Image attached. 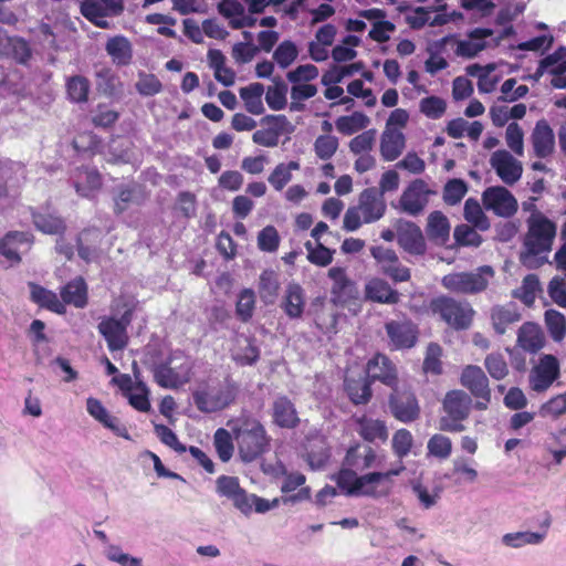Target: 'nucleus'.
I'll return each instance as SVG.
<instances>
[{
    "label": "nucleus",
    "mask_w": 566,
    "mask_h": 566,
    "mask_svg": "<svg viewBox=\"0 0 566 566\" xmlns=\"http://www.w3.org/2000/svg\"><path fill=\"white\" fill-rule=\"evenodd\" d=\"M526 232L522 241L520 261L528 269L541 266L552 251L556 237V223L543 212L534 209L526 219Z\"/></svg>",
    "instance_id": "nucleus-1"
},
{
    "label": "nucleus",
    "mask_w": 566,
    "mask_h": 566,
    "mask_svg": "<svg viewBox=\"0 0 566 566\" xmlns=\"http://www.w3.org/2000/svg\"><path fill=\"white\" fill-rule=\"evenodd\" d=\"M232 430L240 459L250 463L262 457L271 448L272 438L265 426L254 415L242 411L238 417L228 420Z\"/></svg>",
    "instance_id": "nucleus-2"
},
{
    "label": "nucleus",
    "mask_w": 566,
    "mask_h": 566,
    "mask_svg": "<svg viewBox=\"0 0 566 566\" xmlns=\"http://www.w3.org/2000/svg\"><path fill=\"white\" fill-rule=\"evenodd\" d=\"M154 381L165 389H178L193 376V361L182 349L170 350L167 357L150 367Z\"/></svg>",
    "instance_id": "nucleus-3"
},
{
    "label": "nucleus",
    "mask_w": 566,
    "mask_h": 566,
    "mask_svg": "<svg viewBox=\"0 0 566 566\" xmlns=\"http://www.w3.org/2000/svg\"><path fill=\"white\" fill-rule=\"evenodd\" d=\"M402 470L403 467H400L399 469H391L385 472L374 471L358 475L357 471L342 463V468L335 475V482L346 495L377 497L380 495H387L389 492H378L376 484L399 475Z\"/></svg>",
    "instance_id": "nucleus-4"
},
{
    "label": "nucleus",
    "mask_w": 566,
    "mask_h": 566,
    "mask_svg": "<svg viewBox=\"0 0 566 566\" xmlns=\"http://www.w3.org/2000/svg\"><path fill=\"white\" fill-rule=\"evenodd\" d=\"M387 205L377 187L364 189L356 206L349 207L344 214V229L356 231L363 223H373L386 213Z\"/></svg>",
    "instance_id": "nucleus-5"
},
{
    "label": "nucleus",
    "mask_w": 566,
    "mask_h": 566,
    "mask_svg": "<svg viewBox=\"0 0 566 566\" xmlns=\"http://www.w3.org/2000/svg\"><path fill=\"white\" fill-rule=\"evenodd\" d=\"M429 311L454 331L471 327L475 311L469 302L459 301L448 295L431 298Z\"/></svg>",
    "instance_id": "nucleus-6"
},
{
    "label": "nucleus",
    "mask_w": 566,
    "mask_h": 566,
    "mask_svg": "<svg viewBox=\"0 0 566 566\" xmlns=\"http://www.w3.org/2000/svg\"><path fill=\"white\" fill-rule=\"evenodd\" d=\"M120 317L103 316L97 325V331L111 353L124 350L129 344L128 327L133 322L136 306L125 302Z\"/></svg>",
    "instance_id": "nucleus-7"
},
{
    "label": "nucleus",
    "mask_w": 566,
    "mask_h": 566,
    "mask_svg": "<svg viewBox=\"0 0 566 566\" xmlns=\"http://www.w3.org/2000/svg\"><path fill=\"white\" fill-rule=\"evenodd\" d=\"M472 398L461 389H453L446 394L442 400L444 415L439 419V430L446 432H461L465 429L463 421L471 413Z\"/></svg>",
    "instance_id": "nucleus-8"
},
{
    "label": "nucleus",
    "mask_w": 566,
    "mask_h": 566,
    "mask_svg": "<svg viewBox=\"0 0 566 566\" xmlns=\"http://www.w3.org/2000/svg\"><path fill=\"white\" fill-rule=\"evenodd\" d=\"M494 276V270L490 265H482L474 272H453L444 275L441 284L448 291L462 294L473 295L485 291L489 281Z\"/></svg>",
    "instance_id": "nucleus-9"
},
{
    "label": "nucleus",
    "mask_w": 566,
    "mask_h": 566,
    "mask_svg": "<svg viewBox=\"0 0 566 566\" xmlns=\"http://www.w3.org/2000/svg\"><path fill=\"white\" fill-rule=\"evenodd\" d=\"M390 389L388 407L391 416L402 423L417 421L421 416V407L413 389L407 385H397Z\"/></svg>",
    "instance_id": "nucleus-10"
},
{
    "label": "nucleus",
    "mask_w": 566,
    "mask_h": 566,
    "mask_svg": "<svg viewBox=\"0 0 566 566\" xmlns=\"http://www.w3.org/2000/svg\"><path fill=\"white\" fill-rule=\"evenodd\" d=\"M239 394L238 384L231 378L227 377L223 385L214 392L210 394L207 390H197L192 394L196 408L205 413H212L221 411L232 405Z\"/></svg>",
    "instance_id": "nucleus-11"
},
{
    "label": "nucleus",
    "mask_w": 566,
    "mask_h": 566,
    "mask_svg": "<svg viewBox=\"0 0 566 566\" xmlns=\"http://www.w3.org/2000/svg\"><path fill=\"white\" fill-rule=\"evenodd\" d=\"M460 382L476 398L475 409L485 410L491 401V389L483 369L475 365L465 366L462 369Z\"/></svg>",
    "instance_id": "nucleus-12"
},
{
    "label": "nucleus",
    "mask_w": 566,
    "mask_h": 566,
    "mask_svg": "<svg viewBox=\"0 0 566 566\" xmlns=\"http://www.w3.org/2000/svg\"><path fill=\"white\" fill-rule=\"evenodd\" d=\"M123 0H83L80 6L81 14L101 29H108L107 17H117L124 12Z\"/></svg>",
    "instance_id": "nucleus-13"
},
{
    "label": "nucleus",
    "mask_w": 566,
    "mask_h": 566,
    "mask_svg": "<svg viewBox=\"0 0 566 566\" xmlns=\"http://www.w3.org/2000/svg\"><path fill=\"white\" fill-rule=\"evenodd\" d=\"M370 254L381 273L395 283L408 282L411 279L410 269L401 264L395 250L376 245L370 248Z\"/></svg>",
    "instance_id": "nucleus-14"
},
{
    "label": "nucleus",
    "mask_w": 566,
    "mask_h": 566,
    "mask_svg": "<svg viewBox=\"0 0 566 566\" xmlns=\"http://www.w3.org/2000/svg\"><path fill=\"white\" fill-rule=\"evenodd\" d=\"M482 203L486 210L503 218L514 216L518 209L515 197L502 186L486 188L482 193Z\"/></svg>",
    "instance_id": "nucleus-15"
},
{
    "label": "nucleus",
    "mask_w": 566,
    "mask_h": 566,
    "mask_svg": "<svg viewBox=\"0 0 566 566\" xmlns=\"http://www.w3.org/2000/svg\"><path fill=\"white\" fill-rule=\"evenodd\" d=\"M328 277L333 280L331 289V301L337 306H347L355 303L359 297L356 283L350 280L345 269L334 266L328 270Z\"/></svg>",
    "instance_id": "nucleus-16"
},
{
    "label": "nucleus",
    "mask_w": 566,
    "mask_h": 566,
    "mask_svg": "<svg viewBox=\"0 0 566 566\" xmlns=\"http://www.w3.org/2000/svg\"><path fill=\"white\" fill-rule=\"evenodd\" d=\"M432 193L433 191L429 189L424 180H412L400 196L399 206L401 211L409 216H419L427 207L429 196Z\"/></svg>",
    "instance_id": "nucleus-17"
},
{
    "label": "nucleus",
    "mask_w": 566,
    "mask_h": 566,
    "mask_svg": "<svg viewBox=\"0 0 566 566\" xmlns=\"http://www.w3.org/2000/svg\"><path fill=\"white\" fill-rule=\"evenodd\" d=\"M395 229L397 231V243L405 252L417 256L426 253V239L418 224L399 219L395 223Z\"/></svg>",
    "instance_id": "nucleus-18"
},
{
    "label": "nucleus",
    "mask_w": 566,
    "mask_h": 566,
    "mask_svg": "<svg viewBox=\"0 0 566 566\" xmlns=\"http://www.w3.org/2000/svg\"><path fill=\"white\" fill-rule=\"evenodd\" d=\"M365 370L373 382L379 381L389 388L399 382L398 367L386 354L376 353L368 359Z\"/></svg>",
    "instance_id": "nucleus-19"
},
{
    "label": "nucleus",
    "mask_w": 566,
    "mask_h": 566,
    "mask_svg": "<svg viewBox=\"0 0 566 566\" xmlns=\"http://www.w3.org/2000/svg\"><path fill=\"white\" fill-rule=\"evenodd\" d=\"M385 329L392 350L410 349L418 342V326L410 319L389 321L385 324Z\"/></svg>",
    "instance_id": "nucleus-20"
},
{
    "label": "nucleus",
    "mask_w": 566,
    "mask_h": 566,
    "mask_svg": "<svg viewBox=\"0 0 566 566\" xmlns=\"http://www.w3.org/2000/svg\"><path fill=\"white\" fill-rule=\"evenodd\" d=\"M560 368L558 359L551 354L543 355L538 364L530 374V382L533 390L542 392L547 390L559 377Z\"/></svg>",
    "instance_id": "nucleus-21"
},
{
    "label": "nucleus",
    "mask_w": 566,
    "mask_h": 566,
    "mask_svg": "<svg viewBox=\"0 0 566 566\" xmlns=\"http://www.w3.org/2000/svg\"><path fill=\"white\" fill-rule=\"evenodd\" d=\"M266 128L258 129L252 135V140L263 147H275L279 145L281 135L286 130L289 120L285 115H266L261 119Z\"/></svg>",
    "instance_id": "nucleus-22"
},
{
    "label": "nucleus",
    "mask_w": 566,
    "mask_h": 566,
    "mask_svg": "<svg viewBox=\"0 0 566 566\" xmlns=\"http://www.w3.org/2000/svg\"><path fill=\"white\" fill-rule=\"evenodd\" d=\"M379 457L376 450L369 444L355 442L346 451L343 464L348 465L358 473H363L379 465Z\"/></svg>",
    "instance_id": "nucleus-23"
},
{
    "label": "nucleus",
    "mask_w": 566,
    "mask_h": 566,
    "mask_svg": "<svg viewBox=\"0 0 566 566\" xmlns=\"http://www.w3.org/2000/svg\"><path fill=\"white\" fill-rule=\"evenodd\" d=\"M34 242L32 233L27 231H9L0 239V255L3 256L11 265L21 263V247L25 245L27 250Z\"/></svg>",
    "instance_id": "nucleus-24"
},
{
    "label": "nucleus",
    "mask_w": 566,
    "mask_h": 566,
    "mask_svg": "<svg viewBox=\"0 0 566 566\" xmlns=\"http://www.w3.org/2000/svg\"><path fill=\"white\" fill-rule=\"evenodd\" d=\"M270 415L272 423L281 429H295L301 422L294 402L285 395L274 398Z\"/></svg>",
    "instance_id": "nucleus-25"
},
{
    "label": "nucleus",
    "mask_w": 566,
    "mask_h": 566,
    "mask_svg": "<svg viewBox=\"0 0 566 566\" xmlns=\"http://www.w3.org/2000/svg\"><path fill=\"white\" fill-rule=\"evenodd\" d=\"M353 421L357 434L368 443H376L377 441L385 443L388 440L389 431L386 421L375 419L366 413L361 416H354Z\"/></svg>",
    "instance_id": "nucleus-26"
},
{
    "label": "nucleus",
    "mask_w": 566,
    "mask_h": 566,
    "mask_svg": "<svg viewBox=\"0 0 566 566\" xmlns=\"http://www.w3.org/2000/svg\"><path fill=\"white\" fill-rule=\"evenodd\" d=\"M491 166L501 180L509 186L518 181L523 172L522 164L506 150L493 153L491 156Z\"/></svg>",
    "instance_id": "nucleus-27"
},
{
    "label": "nucleus",
    "mask_w": 566,
    "mask_h": 566,
    "mask_svg": "<svg viewBox=\"0 0 566 566\" xmlns=\"http://www.w3.org/2000/svg\"><path fill=\"white\" fill-rule=\"evenodd\" d=\"M531 142L533 151L538 158H546L554 153L555 135L546 119L536 123L531 135Z\"/></svg>",
    "instance_id": "nucleus-28"
},
{
    "label": "nucleus",
    "mask_w": 566,
    "mask_h": 566,
    "mask_svg": "<svg viewBox=\"0 0 566 566\" xmlns=\"http://www.w3.org/2000/svg\"><path fill=\"white\" fill-rule=\"evenodd\" d=\"M305 458L312 469L324 468L331 459V447L327 439L321 434L307 437Z\"/></svg>",
    "instance_id": "nucleus-29"
},
{
    "label": "nucleus",
    "mask_w": 566,
    "mask_h": 566,
    "mask_svg": "<svg viewBox=\"0 0 566 566\" xmlns=\"http://www.w3.org/2000/svg\"><path fill=\"white\" fill-rule=\"evenodd\" d=\"M406 147V137L397 128L386 127L380 137V155L385 161L396 160Z\"/></svg>",
    "instance_id": "nucleus-30"
},
{
    "label": "nucleus",
    "mask_w": 566,
    "mask_h": 566,
    "mask_svg": "<svg viewBox=\"0 0 566 566\" xmlns=\"http://www.w3.org/2000/svg\"><path fill=\"white\" fill-rule=\"evenodd\" d=\"M86 409L90 416L101 422L105 428L112 430L118 437L128 438L127 429L123 426L118 418L109 415L103 403L93 397L87 398Z\"/></svg>",
    "instance_id": "nucleus-31"
},
{
    "label": "nucleus",
    "mask_w": 566,
    "mask_h": 566,
    "mask_svg": "<svg viewBox=\"0 0 566 566\" xmlns=\"http://www.w3.org/2000/svg\"><path fill=\"white\" fill-rule=\"evenodd\" d=\"M522 315L515 303L511 302L505 305H496L491 310L492 326L497 335L506 333L507 328L520 322Z\"/></svg>",
    "instance_id": "nucleus-32"
},
{
    "label": "nucleus",
    "mask_w": 566,
    "mask_h": 566,
    "mask_svg": "<svg viewBox=\"0 0 566 566\" xmlns=\"http://www.w3.org/2000/svg\"><path fill=\"white\" fill-rule=\"evenodd\" d=\"M60 295L64 305L76 308H84L88 303L87 284L82 276H76L62 286Z\"/></svg>",
    "instance_id": "nucleus-33"
},
{
    "label": "nucleus",
    "mask_w": 566,
    "mask_h": 566,
    "mask_svg": "<svg viewBox=\"0 0 566 566\" xmlns=\"http://www.w3.org/2000/svg\"><path fill=\"white\" fill-rule=\"evenodd\" d=\"M450 222L439 210L428 216L426 233L428 239L436 245H446L450 238Z\"/></svg>",
    "instance_id": "nucleus-34"
},
{
    "label": "nucleus",
    "mask_w": 566,
    "mask_h": 566,
    "mask_svg": "<svg viewBox=\"0 0 566 566\" xmlns=\"http://www.w3.org/2000/svg\"><path fill=\"white\" fill-rule=\"evenodd\" d=\"M373 381L366 376L357 378L346 376L344 379V389L354 405H366L373 397Z\"/></svg>",
    "instance_id": "nucleus-35"
},
{
    "label": "nucleus",
    "mask_w": 566,
    "mask_h": 566,
    "mask_svg": "<svg viewBox=\"0 0 566 566\" xmlns=\"http://www.w3.org/2000/svg\"><path fill=\"white\" fill-rule=\"evenodd\" d=\"M493 31L486 28H476L469 33V40L458 42L457 54L463 57H474L486 49L485 39L491 36Z\"/></svg>",
    "instance_id": "nucleus-36"
},
{
    "label": "nucleus",
    "mask_w": 566,
    "mask_h": 566,
    "mask_svg": "<svg viewBox=\"0 0 566 566\" xmlns=\"http://www.w3.org/2000/svg\"><path fill=\"white\" fill-rule=\"evenodd\" d=\"M305 293L304 289L296 282L287 284L282 301V308L290 318H300L304 313Z\"/></svg>",
    "instance_id": "nucleus-37"
},
{
    "label": "nucleus",
    "mask_w": 566,
    "mask_h": 566,
    "mask_svg": "<svg viewBox=\"0 0 566 566\" xmlns=\"http://www.w3.org/2000/svg\"><path fill=\"white\" fill-rule=\"evenodd\" d=\"M545 343L539 325L533 322H525L517 332V345L525 352L537 353Z\"/></svg>",
    "instance_id": "nucleus-38"
},
{
    "label": "nucleus",
    "mask_w": 566,
    "mask_h": 566,
    "mask_svg": "<svg viewBox=\"0 0 566 566\" xmlns=\"http://www.w3.org/2000/svg\"><path fill=\"white\" fill-rule=\"evenodd\" d=\"M367 300L379 304H397L400 300L398 291L394 290L382 279H373L365 286Z\"/></svg>",
    "instance_id": "nucleus-39"
},
{
    "label": "nucleus",
    "mask_w": 566,
    "mask_h": 566,
    "mask_svg": "<svg viewBox=\"0 0 566 566\" xmlns=\"http://www.w3.org/2000/svg\"><path fill=\"white\" fill-rule=\"evenodd\" d=\"M29 286L32 302L59 315H64L66 313L65 305L55 292L33 282L29 283Z\"/></svg>",
    "instance_id": "nucleus-40"
},
{
    "label": "nucleus",
    "mask_w": 566,
    "mask_h": 566,
    "mask_svg": "<svg viewBox=\"0 0 566 566\" xmlns=\"http://www.w3.org/2000/svg\"><path fill=\"white\" fill-rule=\"evenodd\" d=\"M105 50L112 61L118 66H126L133 60V46L124 35H115L107 40Z\"/></svg>",
    "instance_id": "nucleus-41"
},
{
    "label": "nucleus",
    "mask_w": 566,
    "mask_h": 566,
    "mask_svg": "<svg viewBox=\"0 0 566 566\" xmlns=\"http://www.w3.org/2000/svg\"><path fill=\"white\" fill-rule=\"evenodd\" d=\"M133 373L136 379L135 390L126 396L129 405L139 412H148L151 408L149 400V388L139 379V368L136 361L133 363Z\"/></svg>",
    "instance_id": "nucleus-42"
},
{
    "label": "nucleus",
    "mask_w": 566,
    "mask_h": 566,
    "mask_svg": "<svg viewBox=\"0 0 566 566\" xmlns=\"http://www.w3.org/2000/svg\"><path fill=\"white\" fill-rule=\"evenodd\" d=\"M264 86L261 83H251L240 88V97L244 102L245 109L252 115H261L264 113L262 95Z\"/></svg>",
    "instance_id": "nucleus-43"
},
{
    "label": "nucleus",
    "mask_w": 566,
    "mask_h": 566,
    "mask_svg": "<svg viewBox=\"0 0 566 566\" xmlns=\"http://www.w3.org/2000/svg\"><path fill=\"white\" fill-rule=\"evenodd\" d=\"M32 221L45 234H63L66 230L64 220L52 213L32 212Z\"/></svg>",
    "instance_id": "nucleus-44"
},
{
    "label": "nucleus",
    "mask_w": 566,
    "mask_h": 566,
    "mask_svg": "<svg viewBox=\"0 0 566 566\" xmlns=\"http://www.w3.org/2000/svg\"><path fill=\"white\" fill-rule=\"evenodd\" d=\"M301 168L300 163L291 160L289 163L277 164L268 177L269 184L276 191H282L292 180V172Z\"/></svg>",
    "instance_id": "nucleus-45"
},
{
    "label": "nucleus",
    "mask_w": 566,
    "mask_h": 566,
    "mask_svg": "<svg viewBox=\"0 0 566 566\" xmlns=\"http://www.w3.org/2000/svg\"><path fill=\"white\" fill-rule=\"evenodd\" d=\"M233 433L232 430H227L224 428H219L216 430L213 434V447L217 452L218 458L222 462H229L234 452L233 444Z\"/></svg>",
    "instance_id": "nucleus-46"
},
{
    "label": "nucleus",
    "mask_w": 566,
    "mask_h": 566,
    "mask_svg": "<svg viewBox=\"0 0 566 566\" xmlns=\"http://www.w3.org/2000/svg\"><path fill=\"white\" fill-rule=\"evenodd\" d=\"M368 124L369 118L361 112H354L350 115L340 116L335 122L336 129L346 136L365 129Z\"/></svg>",
    "instance_id": "nucleus-47"
},
{
    "label": "nucleus",
    "mask_w": 566,
    "mask_h": 566,
    "mask_svg": "<svg viewBox=\"0 0 566 566\" xmlns=\"http://www.w3.org/2000/svg\"><path fill=\"white\" fill-rule=\"evenodd\" d=\"M139 190L140 187L138 185L120 186L117 196L114 198V213L120 216L132 203L139 205L142 202V200L138 199Z\"/></svg>",
    "instance_id": "nucleus-48"
},
{
    "label": "nucleus",
    "mask_w": 566,
    "mask_h": 566,
    "mask_svg": "<svg viewBox=\"0 0 566 566\" xmlns=\"http://www.w3.org/2000/svg\"><path fill=\"white\" fill-rule=\"evenodd\" d=\"M280 283L273 270H264L260 274L259 293L265 303H272L277 296Z\"/></svg>",
    "instance_id": "nucleus-49"
},
{
    "label": "nucleus",
    "mask_w": 566,
    "mask_h": 566,
    "mask_svg": "<svg viewBox=\"0 0 566 566\" xmlns=\"http://www.w3.org/2000/svg\"><path fill=\"white\" fill-rule=\"evenodd\" d=\"M443 355L442 347L438 343H430L427 346L422 370L424 374L439 376L443 371L441 357Z\"/></svg>",
    "instance_id": "nucleus-50"
},
{
    "label": "nucleus",
    "mask_w": 566,
    "mask_h": 566,
    "mask_svg": "<svg viewBox=\"0 0 566 566\" xmlns=\"http://www.w3.org/2000/svg\"><path fill=\"white\" fill-rule=\"evenodd\" d=\"M90 81L82 75H74L66 81L69 98L74 103H84L88 99Z\"/></svg>",
    "instance_id": "nucleus-51"
},
{
    "label": "nucleus",
    "mask_w": 566,
    "mask_h": 566,
    "mask_svg": "<svg viewBox=\"0 0 566 566\" xmlns=\"http://www.w3.org/2000/svg\"><path fill=\"white\" fill-rule=\"evenodd\" d=\"M255 308V294L254 291L251 289H243L239 296L235 304V314L237 317L243 322H249L252 316Z\"/></svg>",
    "instance_id": "nucleus-52"
},
{
    "label": "nucleus",
    "mask_w": 566,
    "mask_h": 566,
    "mask_svg": "<svg viewBox=\"0 0 566 566\" xmlns=\"http://www.w3.org/2000/svg\"><path fill=\"white\" fill-rule=\"evenodd\" d=\"M427 450L429 455L446 460L452 453V441L442 433H434L427 442Z\"/></svg>",
    "instance_id": "nucleus-53"
},
{
    "label": "nucleus",
    "mask_w": 566,
    "mask_h": 566,
    "mask_svg": "<svg viewBox=\"0 0 566 566\" xmlns=\"http://www.w3.org/2000/svg\"><path fill=\"white\" fill-rule=\"evenodd\" d=\"M545 323L551 337L555 342L564 339L566 334V317L556 310H547L545 312Z\"/></svg>",
    "instance_id": "nucleus-54"
},
{
    "label": "nucleus",
    "mask_w": 566,
    "mask_h": 566,
    "mask_svg": "<svg viewBox=\"0 0 566 566\" xmlns=\"http://www.w3.org/2000/svg\"><path fill=\"white\" fill-rule=\"evenodd\" d=\"M542 292L539 279L536 274H527L522 282L520 293L516 296L527 306H532Z\"/></svg>",
    "instance_id": "nucleus-55"
},
{
    "label": "nucleus",
    "mask_w": 566,
    "mask_h": 566,
    "mask_svg": "<svg viewBox=\"0 0 566 566\" xmlns=\"http://www.w3.org/2000/svg\"><path fill=\"white\" fill-rule=\"evenodd\" d=\"M287 86L280 78L274 80V85L269 86L265 93L268 106L273 111L283 109L286 106Z\"/></svg>",
    "instance_id": "nucleus-56"
},
{
    "label": "nucleus",
    "mask_w": 566,
    "mask_h": 566,
    "mask_svg": "<svg viewBox=\"0 0 566 566\" xmlns=\"http://www.w3.org/2000/svg\"><path fill=\"white\" fill-rule=\"evenodd\" d=\"M544 537L545 533L516 532L505 534L502 538V542L509 547L517 548L527 544H539Z\"/></svg>",
    "instance_id": "nucleus-57"
},
{
    "label": "nucleus",
    "mask_w": 566,
    "mask_h": 566,
    "mask_svg": "<svg viewBox=\"0 0 566 566\" xmlns=\"http://www.w3.org/2000/svg\"><path fill=\"white\" fill-rule=\"evenodd\" d=\"M298 55L297 46L290 40L282 41L273 52V59L281 69L289 67Z\"/></svg>",
    "instance_id": "nucleus-58"
},
{
    "label": "nucleus",
    "mask_w": 566,
    "mask_h": 566,
    "mask_svg": "<svg viewBox=\"0 0 566 566\" xmlns=\"http://www.w3.org/2000/svg\"><path fill=\"white\" fill-rule=\"evenodd\" d=\"M464 218L480 230L489 228V221L478 200L469 198L464 203Z\"/></svg>",
    "instance_id": "nucleus-59"
},
{
    "label": "nucleus",
    "mask_w": 566,
    "mask_h": 566,
    "mask_svg": "<svg viewBox=\"0 0 566 566\" xmlns=\"http://www.w3.org/2000/svg\"><path fill=\"white\" fill-rule=\"evenodd\" d=\"M413 438L411 432L408 429L401 428L398 429L391 439V448L395 455L399 459L407 457L412 448Z\"/></svg>",
    "instance_id": "nucleus-60"
},
{
    "label": "nucleus",
    "mask_w": 566,
    "mask_h": 566,
    "mask_svg": "<svg viewBox=\"0 0 566 566\" xmlns=\"http://www.w3.org/2000/svg\"><path fill=\"white\" fill-rule=\"evenodd\" d=\"M484 366L489 375L495 380H502L509 375V366L500 353H491L484 359Z\"/></svg>",
    "instance_id": "nucleus-61"
},
{
    "label": "nucleus",
    "mask_w": 566,
    "mask_h": 566,
    "mask_svg": "<svg viewBox=\"0 0 566 566\" xmlns=\"http://www.w3.org/2000/svg\"><path fill=\"white\" fill-rule=\"evenodd\" d=\"M338 138L333 135H319L314 143V151L322 160L331 159L338 149Z\"/></svg>",
    "instance_id": "nucleus-62"
},
{
    "label": "nucleus",
    "mask_w": 566,
    "mask_h": 566,
    "mask_svg": "<svg viewBox=\"0 0 566 566\" xmlns=\"http://www.w3.org/2000/svg\"><path fill=\"white\" fill-rule=\"evenodd\" d=\"M447 111V103L439 96H428L420 101V112L431 119L441 118Z\"/></svg>",
    "instance_id": "nucleus-63"
},
{
    "label": "nucleus",
    "mask_w": 566,
    "mask_h": 566,
    "mask_svg": "<svg viewBox=\"0 0 566 566\" xmlns=\"http://www.w3.org/2000/svg\"><path fill=\"white\" fill-rule=\"evenodd\" d=\"M467 191V184L462 179H451L444 186L443 200L449 206L458 205Z\"/></svg>",
    "instance_id": "nucleus-64"
}]
</instances>
